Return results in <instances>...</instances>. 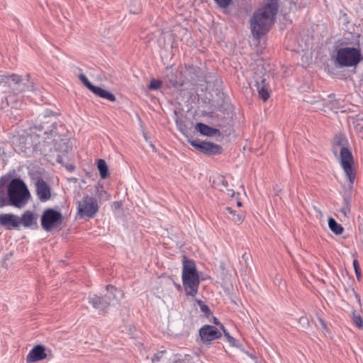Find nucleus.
I'll list each match as a JSON object with an SVG mask.
<instances>
[{"mask_svg": "<svg viewBox=\"0 0 363 363\" xmlns=\"http://www.w3.org/2000/svg\"><path fill=\"white\" fill-rule=\"evenodd\" d=\"M318 321L324 330L328 329L325 322L321 318H318Z\"/></svg>", "mask_w": 363, "mask_h": 363, "instance_id": "79ce46f5", "label": "nucleus"}, {"mask_svg": "<svg viewBox=\"0 0 363 363\" xmlns=\"http://www.w3.org/2000/svg\"><path fill=\"white\" fill-rule=\"evenodd\" d=\"M279 10V0H268L262 8L255 11L250 18V27L253 36L259 38L270 29Z\"/></svg>", "mask_w": 363, "mask_h": 363, "instance_id": "f257e3e1", "label": "nucleus"}, {"mask_svg": "<svg viewBox=\"0 0 363 363\" xmlns=\"http://www.w3.org/2000/svg\"><path fill=\"white\" fill-rule=\"evenodd\" d=\"M223 334L231 346L236 347H240L241 346V344L238 343V342L230 335L228 330H224Z\"/></svg>", "mask_w": 363, "mask_h": 363, "instance_id": "c756f323", "label": "nucleus"}, {"mask_svg": "<svg viewBox=\"0 0 363 363\" xmlns=\"http://www.w3.org/2000/svg\"><path fill=\"white\" fill-rule=\"evenodd\" d=\"M36 194L42 202L48 201L51 197L50 187L41 177H38L35 182Z\"/></svg>", "mask_w": 363, "mask_h": 363, "instance_id": "4468645a", "label": "nucleus"}, {"mask_svg": "<svg viewBox=\"0 0 363 363\" xmlns=\"http://www.w3.org/2000/svg\"><path fill=\"white\" fill-rule=\"evenodd\" d=\"M352 264L357 277V279L358 280V281H360L362 279V272L358 260L354 259Z\"/></svg>", "mask_w": 363, "mask_h": 363, "instance_id": "72a5a7b5", "label": "nucleus"}, {"mask_svg": "<svg viewBox=\"0 0 363 363\" xmlns=\"http://www.w3.org/2000/svg\"><path fill=\"white\" fill-rule=\"evenodd\" d=\"M91 92L96 96L102 99H107L111 102H113L116 100V98L113 94L104 89H102L100 86H95Z\"/></svg>", "mask_w": 363, "mask_h": 363, "instance_id": "aec40b11", "label": "nucleus"}, {"mask_svg": "<svg viewBox=\"0 0 363 363\" xmlns=\"http://www.w3.org/2000/svg\"><path fill=\"white\" fill-rule=\"evenodd\" d=\"M0 91L14 95L26 91H34V84L30 81V74L24 78L18 74L0 75Z\"/></svg>", "mask_w": 363, "mask_h": 363, "instance_id": "7ed1b4c3", "label": "nucleus"}, {"mask_svg": "<svg viewBox=\"0 0 363 363\" xmlns=\"http://www.w3.org/2000/svg\"><path fill=\"white\" fill-rule=\"evenodd\" d=\"M53 141L55 142L54 147L56 150L60 152H65L67 153L69 150V146L68 145L69 141L68 139H61L60 141L58 143L55 138H53Z\"/></svg>", "mask_w": 363, "mask_h": 363, "instance_id": "b1692460", "label": "nucleus"}, {"mask_svg": "<svg viewBox=\"0 0 363 363\" xmlns=\"http://www.w3.org/2000/svg\"><path fill=\"white\" fill-rule=\"evenodd\" d=\"M174 284H175V286H176V288H177V289L178 291H182V286L179 284H176L175 283Z\"/></svg>", "mask_w": 363, "mask_h": 363, "instance_id": "3c124183", "label": "nucleus"}, {"mask_svg": "<svg viewBox=\"0 0 363 363\" xmlns=\"http://www.w3.org/2000/svg\"><path fill=\"white\" fill-rule=\"evenodd\" d=\"M163 354H164L163 352H158L157 354H155L153 355V357H152V363H157V362H160V360L161 359L162 356L163 355Z\"/></svg>", "mask_w": 363, "mask_h": 363, "instance_id": "58836bf2", "label": "nucleus"}, {"mask_svg": "<svg viewBox=\"0 0 363 363\" xmlns=\"http://www.w3.org/2000/svg\"><path fill=\"white\" fill-rule=\"evenodd\" d=\"M37 216L31 211L27 210L19 217L20 225L22 224L25 228L38 229Z\"/></svg>", "mask_w": 363, "mask_h": 363, "instance_id": "f3484780", "label": "nucleus"}, {"mask_svg": "<svg viewBox=\"0 0 363 363\" xmlns=\"http://www.w3.org/2000/svg\"><path fill=\"white\" fill-rule=\"evenodd\" d=\"M361 62L359 46L344 47L337 50L335 62L340 67H356Z\"/></svg>", "mask_w": 363, "mask_h": 363, "instance_id": "423d86ee", "label": "nucleus"}, {"mask_svg": "<svg viewBox=\"0 0 363 363\" xmlns=\"http://www.w3.org/2000/svg\"><path fill=\"white\" fill-rule=\"evenodd\" d=\"M249 257H250V255H247V253H244V254L242 255V259L245 260V263H246V264H247V259H248Z\"/></svg>", "mask_w": 363, "mask_h": 363, "instance_id": "8fccbe9b", "label": "nucleus"}, {"mask_svg": "<svg viewBox=\"0 0 363 363\" xmlns=\"http://www.w3.org/2000/svg\"><path fill=\"white\" fill-rule=\"evenodd\" d=\"M175 115H176L175 123H176L177 127L178 128L179 130L184 135H185L187 138V139L192 138L191 137H189V135H188L189 130H188V127L186 126V125L185 123V121H183L182 118H180L177 116V113L176 112H175Z\"/></svg>", "mask_w": 363, "mask_h": 363, "instance_id": "a878e982", "label": "nucleus"}, {"mask_svg": "<svg viewBox=\"0 0 363 363\" xmlns=\"http://www.w3.org/2000/svg\"><path fill=\"white\" fill-rule=\"evenodd\" d=\"M220 328L223 330V333H224V330H227V329H225V328L224 327V325L223 324H221L220 323V325H218Z\"/></svg>", "mask_w": 363, "mask_h": 363, "instance_id": "603ef678", "label": "nucleus"}, {"mask_svg": "<svg viewBox=\"0 0 363 363\" xmlns=\"http://www.w3.org/2000/svg\"><path fill=\"white\" fill-rule=\"evenodd\" d=\"M221 184L225 188H227L228 186L227 180L223 177H221Z\"/></svg>", "mask_w": 363, "mask_h": 363, "instance_id": "c03bdc74", "label": "nucleus"}, {"mask_svg": "<svg viewBox=\"0 0 363 363\" xmlns=\"http://www.w3.org/2000/svg\"><path fill=\"white\" fill-rule=\"evenodd\" d=\"M210 321H213V323L216 325H220V321L218 320V319L214 316H212V319H210Z\"/></svg>", "mask_w": 363, "mask_h": 363, "instance_id": "a18cd8bd", "label": "nucleus"}, {"mask_svg": "<svg viewBox=\"0 0 363 363\" xmlns=\"http://www.w3.org/2000/svg\"><path fill=\"white\" fill-rule=\"evenodd\" d=\"M182 282L186 296L194 297L199 290L200 284L199 275L196 263L193 259L183 257Z\"/></svg>", "mask_w": 363, "mask_h": 363, "instance_id": "20e7f679", "label": "nucleus"}, {"mask_svg": "<svg viewBox=\"0 0 363 363\" xmlns=\"http://www.w3.org/2000/svg\"><path fill=\"white\" fill-rule=\"evenodd\" d=\"M42 228L47 232H50L62 223V213L53 208L45 209L41 216Z\"/></svg>", "mask_w": 363, "mask_h": 363, "instance_id": "9b49d317", "label": "nucleus"}, {"mask_svg": "<svg viewBox=\"0 0 363 363\" xmlns=\"http://www.w3.org/2000/svg\"><path fill=\"white\" fill-rule=\"evenodd\" d=\"M351 200H352L351 192L350 191L345 192L344 196H343L342 205H345L347 206L351 207V206H350Z\"/></svg>", "mask_w": 363, "mask_h": 363, "instance_id": "c9c22d12", "label": "nucleus"}, {"mask_svg": "<svg viewBox=\"0 0 363 363\" xmlns=\"http://www.w3.org/2000/svg\"><path fill=\"white\" fill-rule=\"evenodd\" d=\"M199 336L201 341L206 343L219 339L222 333L216 326L204 325L199 329Z\"/></svg>", "mask_w": 363, "mask_h": 363, "instance_id": "ddd939ff", "label": "nucleus"}, {"mask_svg": "<svg viewBox=\"0 0 363 363\" xmlns=\"http://www.w3.org/2000/svg\"><path fill=\"white\" fill-rule=\"evenodd\" d=\"M352 322L359 328L363 329V319L359 314L352 313Z\"/></svg>", "mask_w": 363, "mask_h": 363, "instance_id": "473e14b6", "label": "nucleus"}, {"mask_svg": "<svg viewBox=\"0 0 363 363\" xmlns=\"http://www.w3.org/2000/svg\"><path fill=\"white\" fill-rule=\"evenodd\" d=\"M340 164L348 178L350 184H353L356 177L354 157L348 147H342L340 152Z\"/></svg>", "mask_w": 363, "mask_h": 363, "instance_id": "9d476101", "label": "nucleus"}, {"mask_svg": "<svg viewBox=\"0 0 363 363\" xmlns=\"http://www.w3.org/2000/svg\"><path fill=\"white\" fill-rule=\"evenodd\" d=\"M328 226L335 235H341L344 231L343 227L332 217L328 218Z\"/></svg>", "mask_w": 363, "mask_h": 363, "instance_id": "393cba45", "label": "nucleus"}, {"mask_svg": "<svg viewBox=\"0 0 363 363\" xmlns=\"http://www.w3.org/2000/svg\"><path fill=\"white\" fill-rule=\"evenodd\" d=\"M193 70L196 72L199 70V67H194Z\"/></svg>", "mask_w": 363, "mask_h": 363, "instance_id": "864d4df0", "label": "nucleus"}, {"mask_svg": "<svg viewBox=\"0 0 363 363\" xmlns=\"http://www.w3.org/2000/svg\"><path fill=\"white\" fill-rule=\"evenodd\" d=\"M7 193L0 199V208L13 206L23 208L30 197V191L25 182L20 178L12 179L7 185Z\"/></svg>", "mask_w": 363, "mask_h": 363, "instance_id": "f03ea898", "label": "nucleus"}, {"mask_svg": "<svg viewBox=\"0 0 363 363\" xmlns=\"http://www.w3.org/2000/svg\"><path fill=\"white\" fill-rule=\"evenodd\" d=\"M57 126V122L53 116L44 114L38 117L34 128L39 131H43L45 139H49L58 135Z\"/></svg>", "mask_w": 363, "mask_h": 363, "instance_id": "6e6552de", "label": "nucleus"}, {"mask_svg": "<svg viewBox=\"0 0 363 363\" xmlns=\"http://www.w3.org/2000/svg\"><path fill=\"white\" fill-rule=\"evenodd\" d=\"M255 86H256L259 96L266 101L270 96V89L269 85L266 82V79L263 77H260V81L256 80Z\"/></svg>", "mask_w": 363, "mask_h": 363, "instance_id": "a211bd4d", "label": "nucleus"}, {"mask_svg": "<svg viewBox=\"0 0 363 363\" xmlns=\"http://www.w3.org/2000/svg\"><path fill=\"white\" fill-rule=\"evenodd\" d=\"M333 143L335 145L341 148L347 147L348 141L344 135H336L333 138Z\"/></svg>", "mask_w": 363, "mask_h": 363, "instance_id": "bb28decb", "label": "nucleus"}, {"mask_svg": "<svg viewBox=\"0 0 363 363\" xmlns=\"http://www.w3.org/2000/svg\"><path fill=\"white\" fill-rule=\"evenodd\" d=\"M97 169L101 179H105L110 175L109 169L106 161L103 159H99L96 162Z\"/></svg>", "mask_w": 363, "mask_h": 363, "instance_id": "5701e85b", "label": "nucleus"}, {"mask_svg": "<svg viewBox=\"0 0 363 363\" xmlns=\"http://www.w3.org/2000/svg\"><path fill=\"white\" fill-rule=\"evenodd\" d=\"M196 302L199 306L200 308H201V306H203L205 304V303L200 299H196Z\"/></svg>", "mask_w": 363, "mask_h": 363, "instance_id": "09e8293b", "label": "nucleus"}, {"mask_svg": "<svg viewBox=\"0 0 363 363\" xmlns=\"http://www.w3.org/2000/svg\"><path fill=\"white\" fill-rule=\"evenodd\" d=\"M227 190L232 192V194H230L232 196L234 195L235 192L233 191V190H230V189H227Z\"/></svg>", "mask_w": 363, "mask_h": 363, "instance_id": "5fc2aeb1", "label": "nucleus"}, {"mask_svg": "<svg viewBox=\"0 0 363 363\" xmlns=\"http://www.w3.org/2000/svg\"><path fill=\"white\" fill-rule=\"evenodd\" d=\"M173 363H193L191 357L189 354L182 356L181 354H175L173 359Z\"/></svg>", "mask_w": 363, "mask_h": 363, "instance_id": "c85d7f7f", "label": "nucleus"}, {"mask_svg": "<svg viewBox=\"0 0 363 363\" xmlns=\"http://www.w3.org/2000/svg\"><path fill=\"white\" fill-rule=\"evenodd\" d=\"M170 84L174 87H177L178 85V82L176 79H170Z\"/></svg>", "mask_w": 363, "mask_h": 363, "instance_id": "49530a36", "label": "nucleus"}, {"mask_svg": "<svg viewBox=\"0 0 363 363\" xmlns=\"http://www.w3.org/2000/svg\"><path fill=\"white\" fill-rule=\"evenodd\" d=\"M340 211L343 214L344 216H347L350 213V206L342 205V208L340 209Z\"/></svg>", "mask_w": 363, "mask_h": 363, "instance_id": "ea45409f", "label": "nucleus"}, {"mask_svg": "<svg viewBox=\"0 0 363 363\" xmlns=\"http://www.w3.org/2000/svg\"><path fill=\"white\" fill-rule=\"evenodd\" d=\"M63 157L60 155H57V158H56V161L60 163V164H64V161H63Z\"/></svg>", "mask_w": 363, "mask_h": 363, "instance_id": "37998d69", "label": "nucleus"}, {"mask_svg": "<svg viewBox=\"0 0 363 363\" xmlns=\"http://www.w3.org/2000/svg\"><path fill=\"white\" fill-rule=\"evenodd\" d=\"M237 204H238V206H242V203L240 201H238Z\"/></svg>", "mask_w": 363, "mask_h": 363, "instance_id": "6e6d98bb", "label": "nucleus"}, {"mask_svg": "<svg viewBox=\"0 0 363 363\" xmlns=\"http://www.w3.org/2000/svg\"><path fill=\"white\" fill-rule=\"evenodd\" d=\"M12 99H13V97H9V99L7 97H5V101H4V99L2 97H0V109L4 108L5 105L9 106V99L11 100Z\"/></svg>", "mask_w": 363, "mask_h": 363, "instance_id": "4c0bfd02", "label": "nucleus"}, {"mask_svg": "<svg viewBox=\"0 0 363 363\" xmlns=\"http://www.w3.org/2000/svg\"><path fill=\"white\" fill-rule=\"evenodd\" d=\"M128 7L130 12L133 14L139 13L142 10V6L139 0H130Z\"/></svg>", "mask_w": 363, "mask_h": 363, "instance_id": "cd10ccee", "label": "nucleus"}, {"mask_svg": "<svg viewBox=\"0 0 363 363\" xmlns=\"http://www.w3.org/2000/svg\"><path fill=\"white\" fill-rule=\"evenodd\" d=\"M342 102L340 99H335V95L330 94L328 96V100L323 103V106L331 111H336L342 106L341 104Z\"/></svg>", "mask_w": 363, "mask_h": 363, "instance_id": "412c9836", "label": "nucleus"}, {"mask_svg": "<svg viewBox=\"0 0 363 363\" xmlns=\"http://www.w3.org/2000/svg\"><path fill=\"white\" fill-rule=\"evenodd\" d=\"M0 225L6 230H18L20 228L19 217L12 213H2L0 215Z\"/></svg>", "mask_w": 363, "mask_h": 363, "instance_id": "2eb2a0df", "label": "nucleus"}, {"mask_svg": "<svg viewBox=\"0 0 363 363\" xmlns=\"http://www.w3.org/2000/svg\"><path fill=\"white\" fill-rule=\"evenodd\" d=\"M299 323H301L303 325H308L309 321L306 317L302 316L299 318Z\"/></svg>", "mask_w": 363, "mask_h": 363, "instance_id": "a19ab883", "label": "nucleus"}, {"mask_svg": "<svg viewBox=\"0 0 363 363\" xmlns=\"http://www.w3.org/2000/svg\"><path fill=\"white\" fill-rule=\"evenodd\" d=\"M201 311L204 313V315L209 318L210 315H211V311L209 308V307L204 304L203 306H201V308H200Z\"/></svg>", "mask_w": 363, "mask_h": 363, "instance_id": "e433bc0d", "label": "nucleus"}, {"mask_svg": "<svg viewBox=\"0 0 363 363\" xmlns=\"http://www.w3.org/2000/svg\"><path fill=\"white\" fill-rule=\"evenodd\" d=\"M15 120H18V118L16 117V116H15Z\"/></svg>", "mask_w": 363, "mask_h": 363, "instance_id": "4d7b16f0", "label": "nucleus"}, {"mask_svg": "<svg viewBox=\"0 0 363 363\" xmlns=\"http://www.w3.org/2000/svg\"><path fill=\"white\" fill-rule=\"evenodd\" d=\"M40 135L35 133H23L14 136L13 138V144L18 150L26 153L28 150H35L38 145L40 144Z\"/></svg>", "mask_w": 363, "mask_h": 363, "instance_id": "0eeeda50", "label": "nucleus"}, {"mask_svg": "<svg viewBox=\"0 0 363 363\" xmlns=\"http://www.w3.org/2000/svg\"><path fill=\"white\" fill-rule=\"evenodd\" d=\"M47 357L45 347L42 345H37L29 352L26 357L27 363L41 361Z\"/></svg>", "mask_w": 363, "mask_h": 363, "instance_id": "dca6fc26", "label": "nucleus"}, {"mask_svg": "<svg viewBox=\"0 0 363 363\" xmlns=\"http://www.w3.org/2000/svg\"><path fill=\"white\" fill-rule=\"evenodd\" d=\"M79 79L89 91H91L92 89L94 88L95 85L91 83L84 74H80L79 75Z\"/></svg>", "mask_w": 363, "mask_h": 363, "instance_id": "7c9ffc66", "label": "nucleus"}, {"mask_svg": "<svg viewBox=\"0 0 363 363\" xmlns=\"http://www.w3.org/2000/svg\"><path fill=\"white\" fill-rule=\"evenodd\" d=\"M187 142L197 150L208 156L218 155L223 151L221 145L212 142L201 141L193 138H188Z\"/></svg>", "mask_w": 363, "mask_h": 363, "instance_id": "f8f14e48", "label": "nucleus"}, {"mask_svg": "<svg viewBox=\"0 0 363 363\" xmlns=\"http://www.w3.org/2000/svg\"><path fill=\"white\" fill-rule=\"evenodd\" d=\"M106 288L107 293L104 296H98L91 293L88 296L89 303L93 308L101 311L103 314L107 312L108 307L113 300L119 301L123 296V291L113 285H107Z\"/></svg>", "mask_w": 363, "mask_h": 363, "instance_id": "39448f33", "label": "nucleus"}, {"mask_svg": "<svg viewBox=\"0 0 363 363\" xmlns=\"http://www.w3.org/2000/svg\"><path fill=\"white\" fill-rule=\"evenodd\" d=\"M67 169L69 172H72L74 171L75 167L73 165V164H67V165H65Z\"/></svg>", "mask_w": 363, "mask_h": 363, "instance_id": "de8ad7c7", "label": "nucleus"}, {"mask_svg": "<svg viewBox=\"0 0 363 363\" xmlns=\"http://www.w3.org/2000/svg\"><path fill=\"white\" fill-rule=\"evenodd\" d=\"M77 215L81 218H91L99 211L97 200L89 195H85L77 202Z\"/></svg>", "mask_w": 363, "mask_h": 363, "instance_id": "1a4fd4ad", "label": "nucleus"}, {"mask_svg": "<svg viewBox=\"0 0 363 363\" xmlns=\"http://www.w3.org/2000/svg\"><path fill=\"white\" fill-rule=\"evenodd\" d=\"M223 213L228 216V218L233 221L235 223H241L243 220L244 216L242 213H237L234 210H233L230 207H225L224 208Z\"/></svg>", "mask_w": 363, "mask_h": 363, "instance_id": "4be33fe9", "label": "nucleus"}, {"mask_svg": "<svg viewBox=\"0 0 363 363\" xmlns=\"http://www.w3.org/2000/svg\"><path fill=\"white\" fill-rule=\"evenodd\" d=\"M195 128L196 131H198L201 135L211 137L214 135H220V131L217 129L212 128L205 123H197L196 124Z\"/></svg>", "mask_w": 363, "mask_h": 363, "instance_id": "6ab92c4d", "label": "nucleus"}, {"mask_svg": "<svg viewBox=\"0 0 363 363\" xmlns=\"http://www.w3.org/2000/svg\"><path fill=\"white\" fill-rule=\"evenodd\" d=\"M214 1L219 8L226 9L232 4L233 0H214Z\"/></svg>", "mask_w": 363, "mask_h": 363, "instance_id": "f704fd0d", "label": "nucleus"}, {"mask_svg": "<svg viewBox=\"0 0 363 363\" xmlns=\"http://www.w3.org/2000/svg\"><path fill=\"white\" fill-rule=\"evenodd\" d=\"M162 82L161 80L152 79L147 87L150 90H157L162 86Z\"/></svg>", "mask_w": 363, "mask_h": 363, "instance_id": "2f4dec72", "label": "nucleus"}]
</instances>
